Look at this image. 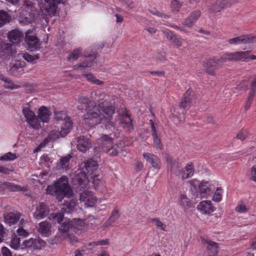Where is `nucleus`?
I'll return each mask as SVG.
<instances>
[{"label": "nucleus", "instance_id": "obj_1", "mask_svg": "<svg viewBox=\"0 0 256 256\" xmlns=\"http://www.w3.org/2000/svg\"><path fill=\"white\" fill-rule=\"evenodd\" d=\"M78 100L82 104V106H78L79 109H84L86 111L84 115V122L86 126L92 128L102 124L110 132H115V120L112 118L114 113V106H108L106 100L102 102L101 100L98 105H95L94 102L88 101L86 97L83 96L80 97Z\"/></svg>", "mask_w": 256, "mask_h": 256}, {"label": "nucleus", "instance_id": "obj_2", "mask_svg": "<svg viewBox=\"0 0 256 256\" xmlns=\"http://www.w3.org/2000/svg\"><path fill=\"white\" fill-rule=\"evenodd\" d=\"M98 166V165L96 161L92 160H88L84 164L82 170H78L76 172L72 178L73 182L85 189L87 188V185L90 182L89 178H90L95 188H96L100 182L101 178L97 174Z\"/></svg>", "mask_w": 256, "mask_h": 256}, {"label": "nucleus", "instance_id": "obj_3", "mask_svg": "<svg viewBox=\"0 0 256 256\" xmlns=\"http://www.w3.org/2000/svg\"><path fill=\"white\" fill-rule=\"evenodd\" d=\"M46 191L47 194L54 196L58 201H62L64 197L70 198L73 194L66 176H62L54 184L48 186Z\"/></svg>", "mask_w": 256, "mask_h": 256}, {"label": "nucleus", "instance_id": "obj_4", "mask_svg": "<svg viewBox=\"0 0 256 256\" xmlns=\"http://www.w3.org/2000/svg\"><path fill=\"white\" fill-rule=\"evenodd\" d=\"M44 2L40 6L42 14L46 18L55 16L58 13V5L65 4L67 0H44Z\"/></svg>", "mask_w": 256, "mask_h": 256}, {"label": "nucleus", "instance_id": "obj_5", "mask_svg": "<svg viewBox=\"0 0 256 256\" xmlns=\"http://www.w3.org/2000/svg\"><path fill=\"white\" fill-rule=\"evenodd\" d=\"M97 142L102 150L110 156H116L120 150L118 146L114 144L113 139L108 135L102 134Z\"/></svg>", "mask_w": 256, "mask_h": 256}, {"label": "nucleus", "instance_id": "obj_6", "mask_svg": "<svg viewBox=\"0 0 256 256\" xmlns=\"http://www.w3.org/2000/svg\"><path fill=\"white\" fill-rule=\"evenodd\" d=\"M172 172L180 178L182 180H185L193 176L194 170L192 164H188L184 169L180 170L179 164L176 161L170 162Z\"/></svg>", "mask_w": 256, "mask_h": 256}, {"label": "nucleus", "instance_id": "obj_7", "mask_svg": "<svg viewBox=\"0 0 256 256\" xmlns=\"http://www.w3.org/2000/svg\"><path fill=\"white\" fill-rule=\"evenodd\" d=\"M192 93V90H188L184 94L180 104L175 106L174 112L176 114H185L186 110L193 104L194 96Z\"/></svg>", "mask_w": 256, "mask_h": 256}, {"label": "nucleus", "instance_id": "obj_8", "mask_svg": "<svg viewBox=\"0 0 256 256\" xmlns=\"http://www.w3.org/2000/svg\"><path fill=\"white\" fill-rule=\"evenodd\" d=\"M22 114L30 127L36 130L41 128V122L38 116L29 108H24L22 110Z\"/></svg>", "mask_w": 256, "mask_h": 256}, {"label": "nucleus", "instance_id": "obj_9", "mask_svg": "<svg viewBox=\"0 0 256 256\" xmlns=\"http://www.w3.org/2000/svg\"><path fill=\"white\" fill-rule=\"evenodd\" d=\"M248 57V52H237L227 53L221 57V62L244 61Z\"/></svg>", "mask_w": 256, "mask_h": 256}, {"label": "nucleus", "instance_id": "obj_10", "mask_svg": "<svg viewBox=\"0 0 256 256\" xmlns=\"http://www.w3.org/2000/svg\"><path fill=\"white\" fill-rule=\"evenodd\" d=\"M25 41L30 50H36L40 47L39 40L36 38L35 32L32 30H28L26 32Z\"/></svg>", "mask_w": 256, "mask_h": 256}, {"label": "nucleus", "instance_id": "obj_11", "mask_svg": "<svg viewBox=\"0 0 256 256\" xmlns=\"http://www.w3.org/2000/svg\"><path fill=\"white\" fill-rule=\"evenodd\" d=\"M80 200L84 202L85 208H88L94 206L97 199L91 192L86 190L80 194Z\"/></svg>", "mask_w": 256, "mask_h": 256}, {"label": "nucleus", "instance_id": "obj_12", "mask_svg": "<svg viewBox=\"0 0 256 256\" xmlns=\"http://www.w3.org/2000/svg\"><path fill=\"white\" fill-rule=\"evenodd\" d=\"M220 60L221 58L207 60L204 66L206 72L210 75H214L215 70L218 69L219 66L224 63V62H221Z\"/></svg>", "mask_w": 256, "mask_h": 256}, {"label": "nucleus", "instance_id": "obj_13", "mask_svg": "<svg viewBox=\"0 0 256 256\" xmlns=\"http://www.w3.org/2000/svg\"><path fill=\"white\" fill-rule=\"evenodd\" d=\"M230 44H240L256 43V37L254 36H240L228 40Z\"/></svg>", "mask_w": 256, "mask_h": 256}, {"label": "nucleus", "instance_id": "obj_14", "mask_svg": "<svg viewBox=\"0 0 256 256\" xmlns=\"http://www.w3.org/2000/svg\"><path fill=\"white\" fill-rule=\"evenodd\" d=\"M201 15L202 12L199 10L192 11L188 18L184 20L183 24L188 28H192L194 26Z\"/></svg>", "mask_w": 256, "mask_h": 256}, {"label": "nucleus", "instance_id": "obj_15", "mask_svg": "<svg viewBox=\"0 0 256 256\" xmlns=\"http://www.w3.org/2000/svg\"><path fill=\"white\" fill-rule=\"evenodd\" d=\"M76 141V147L80 152H84L91 147L92 144L90 140L84 136L78 137Z\"/></svg>", "mask_w": 256, "mask_h": 256}, {"label": "nucleus", "instance_id": "obj_16", "mask_svg": "<svg viewBox=\"0 0 256 256\" xmlns=\"http://www.w3.org/2000/svg\"><path fill=\"white\" fill-rule=\"evenodd\" d=\"M48 213L49 210L47 206L44 202H42L36 206L34 216L37 220H40L46 217Z\"/></svg>", "mask_w": 256, "mask_h": 256}, {"label": "nucleus", "instance_id": "obj_17", "mask_svg": "<svg viewBox=\"0 0 256 256\" xmlns=\"http://www.w3.org/2000/svg\"><path fill=\"white\" fill-rule=\"evenodd\" d=\"M198 209L202 214H210L214 212L215 208L210 200H204L200 202L198 206Z\"/></svg>", "mask_w": 256, "mask_h": 256}, {"label": "nucleus", "instance_id": "obj_18", "mask_svg": "<svg viewBox=\"0 0 256 256\" xmlns=\"http://www.w3.org/2000/svg\"><path fill=\"white\" fill-rule=\"evenodd\" d=\"M8 38L10 42L14 44H18L23 40L24 34L22 31L14 29L8 33Z\"/></svg>", "mask_w": 256, "mask_h": 256}, {"label": "nucleus", "instance_id": "obj_19", "mask_svg": "<svg viewBox=\"0 0 256 256\" xmlns=\"http://www.w3.org/2000/svg\"><path fill=\"white\" fill-rule=\"evenodd\" d=\"M40 248V244L39 241L35 238H30L28 240H24L21 246V250H36Z\"/></svg>", "mask_w": 256, "mask_h": 256}, {"label": "nucleus", "instance_id": "obj_20", "mask_svg": "<svg viewBox=\"0 0 256 256\" xmlns=\"http://www.w3.org/2000/svg\"><path fill=\"white\" fill-rule=\"evenodd\" d=\"M143 156L144 159L150 163L154 168H160V162L158 158L152 154L144 152Z\"/></svg>", "mask_w": 256, "mask_h": 256}, {"label": "nucleus", "instance_id": "obj_21", "mask_svg": "<svg viewBox=\"0 0 256 256\" xmlns=\"http://www.w3.org/2000/svg\"><path fill=\"white\" fill-rule=\"evenodd\" d=\"M50 115L51 112L47 107L42 106L40 108L38 116L40 122H48L50 120Z\"/></svg>", "mask_w": 256, "mask_h": 256}, {"label": "nucleus", "instance_id": "obj_22", "mask_svg": "<svg viewBox=\"0 0 256 256\" xmlns=\"http://www.w3.org/2000/svg\"><path fill=\"white\" fill-rule=\"evenodd\" d=\"M20 214L19 212H10L4 216V222L10 226L16 224L20 218Z\"/></svg>", "mask_w": 256, "mask_h": 256}, {"label": "nucleus", "instance_id": "obj_23", "mask_svg": "<svg viewBox=\"0 0 256 256\" xmlns=\"http://www.w3.org/2000/svg\"><path fill=\"white\" fill-rule=\"evenodd\" d=\"M61 124L62 137L65 136L68 134L72 128V122L70 118H67L66 120H62Z\"/></svg>", "mask_w": 256, "mask_h": 256}, {"label": "nucleus", "instance_id": "obj_24", "mask_svg": "<svg viewBox=\"0 0 256 256\" xmlns=\"http://www.w3.org/2000/svg\"><path fill=\"white\" fill-rule=\"evenodd\" d=\"M150 122L151 124L152 135L153 139V145L154 147L161 148H162V144L157 134L156 124L152 120H150Z\"/></svg>", "mask_w": 256, "mask_h": 256}, {"label": "nucleus", "instance_id": "obj_25", "mask_svg": "<svg viewBox=\"0 0 256 256\" xmlns=\"http://www.w3.org/2000/svg\"><path fill=\"white\" fill-rule=\"evenodd\" d=\"M60 137H62L61 131L58 132L56 130H52L48 134V137L44 140V142L42 143L40 146L42 147L50 142Z\"/></svg>", "mask_w": 256, "mask_h": 256}, {"label": "nucleus", "instance_id": "obj_26", "mask_svg": "<svg viewBox=\"0 0 256 256\" xmlns=\"http://www.w3.org/2000/svg\"><path fill=\"white\" fill-rule=\"evenodd\" d=\"M86 226V223L82 220L73 219L70 221V228L78 232L84 230Z\"/></svg>", "mask_w": 256, "mask_h": 256}, {"label": "nucleus", "instance_id": "obj_27", "mask_svg": "<svg viewBox=\"0 0 256 256\" xmlns=\"http://www.w3.org/2000/svg\"><path fill=\"white\" fill-rule=\"evenodd\" d=\"M50 224L47 221H44L39 224L38 232L42 235L47 236L50 233Z\"/></svg>", "mask_w": 256, "mask_h": 256}, {"label": "nucleus", "instance_id": "obj_28", "mask_svg": "<svg viewBox=\"0 0 256 256\" xmlns=\"http://www.w3.org/2000/svg\"><path fill=\"white\" fill-rule=\"evenodd\" d=\"M202 244L206 246L208 250H212L214 254H218V246L217 243L204 238H202Z\"/></svg>", "mask_w": 256, "mask_h": 256}, {"label": "nucleus", "instance_id": "obj_29", "mask_svg": "<svg viewBox=\"0 0 256 256\" xmlns=\"http://www.w3.org/2000/svg\"><path fill=\"white\" fill-rule=\"evenodd\" d=\"M199 191L202 198H206L210 194V190L209 188V184L208 182L202 181L200 185Z\"/></svg>", "mask_w": 256, "mask_h": 256}, {"label": "nucleus", "instance_id": "obj_30", "mask_svg": "<svg viewBox=\"0 0 256 256\" xmlns=\"http://www.w3.org/2000/svg\"><path fill=\"white\" fill-rule=\"evenodd\" d=\"M24 67V64L16 61L14 64H11L10 72L12 75L17 76L19 72L22 70Z\"/></svg>", "mask_w": 256, "mask_h": 256}, {"label": "nucleus", "instance_id": "obj_31", "mask_svg": "<svg viewBox=\"0 0 256 256\" xmlns=\"http://www.w3.org/2000/svg\"><path fill=\"white\" fill-rule=\"evenodd\" d=\"M82 50L80 48H75L70 53L67 60L71 62L77 60L80 57L82 56Z\"/></svg>", "mask_w": 256, "mask_h": 256}, {"label": "nucleus", "instance_id": "obj_32", "mask_svg": "<svg viewBox=\"0 0 256 256\" xmlns=\"http://www.w3.org/2000/svg\"><path fill=\"white\" fill-rule=\"evenodd\" d=\"M120 124L126 130H130L133 128L132 120L128 115L123 116Z\"/></svg>", "mask_w": 256, "mask_h": 256}, {"label": "nucleus", "instance_id": "obj_33", "mask_svg": "<svg viewBox=\"0 0 256 256\" xmlns=\"http://www.w3.org/2000/svg\"><path fill=\"white\" fill-rule=\"evenodd\" d=\"M22 244H20V238H18L14 232L12 235L10 242V246L14 250H21Z\"/></svg>", "mask_w": 256, "mask_h": 256}, {"label": "nucleus", "instance_id": "obj_34", "mask_svg": "<svg viewBox=\"0 0 256 256\" xmlns=\"http://www.w3.org/2000/svg\"><path fill=\"white\" fill-rule=\"evenodd\" d=\"M178 204L185 210H188L191 205L190 200L184 194H181L180 196Z\"/></svg>", "mask_w": 256, "mask_h": 256}, {"label": "nucleus", "instance_id": "obj_35", "mask_svg": "<svg viewBox=\"0 0 256 256\" xmlns=\"http://www.w3.org/2000/svg\"><path fill=\"white\" fill-rule=\"evenodd\" d=\"M0 80L5 82L4 88L8 89L16 90L19 88V86L12 82L8 78L3 76H0Z\"/></svg>", "mask_w": 256, "mask_h": 256}, {"label": "nucleus", "instance_id": "obj_36", "mask_svg": "<svg viewBox=\"0 0 256 256\" xmlns=\"http://www.w3.org/2000/svg\"><path fill=\"white\" fill-rule=\"evenodd\" d=\"M72 157V156L68 154L61 158L58 164V166L62 169L67 170L68 168L69 162Z\"/></svg>", "mask_w": 256, "mask_h": 256}, {"label": "nucleus", "instance_id": "obj_37", "mask_svg": "<svg viewBox=\"0 0 256 256\" xmlns=\"http://www.w3.org/2000/svg\"><path fill=\"white\" fill-rule=\"evenodd\" d=\"M10 16L5 11L0 10V28L10 21Z\"/></svg>", "mask_w": 256, "mask_h": 256}, {"label": "nucleus", "instance_id": "obj_38", "mask_svg": "<svg viewBox=\"0 0 256 256\" xmlns=\"http://www.w3.org/2000/svg\"><path fill=\"white\" fill-rule=\"evenodd\" d=\"M237 2V0H220L217 4H220V6L219 8H214V11H220L222 8L224 7H226L230 6L232 4H234Z\"/></svg>", "mask_w": 256, "mask_h": 256}, {"label": "nucleus", "instance_id": "obj_39", "mask_svg": "<svg viewBox=\"0 0 256 256\" xmlns=\"http://www.w3.org/2000/svg\"><path fill=\"white\" fill-rule=\"evenodd\" d=\"M48 218L54 222L60 223L63 220L64 214L62 212L52 213L50 214Z\"/></svg>", "mask_w": 256, "mask_h": 256}, {"label": "nucleus", "instance_id": "obj_40", "mask_svg": "<svg viewBox=\"0 0 256 256\" xmlns=\"http://www.w3.org/2000/svg\"><path fill=\"white\" fill-rule=\"evenodd\" d=\"M2 185L4 188H7L11 191H22L24 189V188L18 185L8 182H4Z\"/></svg>", "mask_w": 256, "mask_h": 256}, {"label": "nucleus", "instance_id": "obj_41", "mask_svg": "<svg viewBox=\"0 0 256 256\" xmlns=\"http://www.w3.org/2000/svg\"><path fill=\"white\" fill-rule=\"evenodd\" d=\"M183 5V2H181L178 0H170V7L172 10L175 12H178Z\"/></svg>", "mask_w": 256, "mask_h": 256}, {"label": "nucleus", "instance_id": "obj_42", "mask_svg": "<svg viewBox=\"0 0 256 256\" xmlns=\"http://www.w3.org/2000/svg\"><path fill=\"white\" fill-rule=\"evenodd\" d=\"M16 158L17 156L15 154L8 152L0 156V160L11 161L14 160Z\"/></svg>", "mask_w": 256, "mask_h": 256}, {"label": "nucleus", "instance_id": "obj_43", "mask_svg": "<svg viewBox=\"0 0 256 256\" xmlns=\"http://www.w3.org/2000/svg\"><path fill=\"white\" fill-rule=\"evenodd\" d=\"M64 206H66V208H63L65 209L66 210L68 209V212H70L71 211L76 208L77 204L76 201L71 200L69 202H66L64 204Z\"/></svg>", "mask_w": 256, "mask_h": 256}, {"label": "nucleus", "instance_id": "obj_44", "mask_svg": "<svg viewBox=\"0 0 256 256\" xmlns=\"http://www.w3.org/2000/svg\"><path fill=\"white\" fill-rule=\"evenodd\" d=\"M84 77L88 80L96 85H101L103 84V82L102 81L96 79V78L92 74H84Z\"/></svg>", "mask_w": 256, "mask_h": 256}, {"label": "nucleus", "instance_id": "obj_45", "mask_svg": "<svg viewBox=\"0 0 256 256\" xmlns=\"http://www.w3.org/2000/svg\"><path fill=\"white\" fill-rule=\"evenodd\" d=\"M94 64V60H86L83 62L81 64H76L74 66L76 68H90Z\"/></svg>", "mask_w": 256, "mask_h": 256}, {"label": "nucleus", "instance_id": "obj_46", "mask_svg": "<svg viewBox=\"0 0 256 256\" xmlns=\"http://www.w3.org/2000/svg\"><path fill=\"white\" fill-rule=\"evenodd\" d=\"M66 114L63 112H55V119L60 123L62 122V120H66V118H69Z\"/></svg>", "mask_w": 256, "mask_h": 256}, {"label": "nucleus", "instance_id": "obj_47", "mask_svg": "<svg viewBox=\"0 0 256 256\" xmlns=\"http://www.w3.org/2000/svg\"><path fill=\"white\" fill-rule=\"evenodd\" d=\"M70 228V221H65L58 227V230L61 232H66Z\"/></svg>", "mask_w": 256, "mask_h": 256}, {"label": "nucleus", "instance_id": "obj_48", "mask_svg": "<svg viewBox=\"0 0 256 256\" xmlns=\"http://www.w3.org/2000/svg\"><path fill=\"white\" fill-rule=\"evenodd\" d=\"M222 189L218 188L214 194L212 200L216 202H220L222 200Z\"/></svg>", "mask_w": 256, "mask_h": 256}, {"label": "nucleus", "instance_id": "obj_49", "mask_svg": "<svg viewBox=\"0 0 256 256\" xmlns=\"http://www.w3.org/2000/svg\"><path fill=\"white\" fill-rule=\"evenodd\" d=\"M152 223L158 228L162 230H166V226L162 223L158 218L152 220Z\"/></svg>", "mask_w": 256, "mask_h": 256}, {"label": "nucleus", "instance_id": "obj_50", "mask_svg": "<svg viewBox=\"0 0 256 256\" xmlns=\"http://www.w3.org/2000/svg\"><path fill=\"white\" fill-rule=\"evenodd\" d=\"M248 132L245 130H242L238 133L237 134L236 137V138L240 140H244L248 136Z\"/></svg>", "mask_w": 256, "mask_h": 256}, {"label": "nucleus", "instance_id": "obj_51", "mask_svg": "<svg viewBox=\"0 0 256 256\" xmlns=\"http://www.w3.org/2000/svg\"><path fill=\"white\" fill-rule=\"evenodd\" d=\"M23 58L28 62H33L35 60L38 58V56L36 55H31L28 53L23 54Z\"/></svg>", "mask_w": 256, "mask_h": 256}, {"label": "nucleus", "instance_id": "obj_52", "mask_svg": "<svg viewBox=\"0 0 256 256\" xmlns=\"http://www.w3.org/2000/svg\"><path fill=\"white\" fill-rule=\"evenodd\" d=\"M162 33L164 34L165 37L170 42L176 36L174 34L173 32H172L170 30L168 29H166L162 30Z\"/></svg>", "mask_w": 256, "mask_h": 256}, {"label": "nucleus", "instance_id": "obj_53", "mask_svg": "<svg viewBox=\"0 0 256 256\" xmlns=\"http://www.w3.org/2000/svg\"><path fill=\"white\" fill-rule=\"evenodd\" d=\"M16 234L22 237H26L28 235V232L24 228L23 226H19L18 228L16 230Z\"/></svg>", "mask_w": 256, "mask_h": 256}, {"label": "nucleus", "instance_id": "obj_54", "mask_svg": "<svg viewBox=\"0 0 256 256\" xmlns=\"http://www.w3.org/2000/svg\"><path fill=\"white\" fill-rule=\"evenodd\" d=\"M254 91L252 90V91H250L249 93V95L248 96V100L246 104V105H245V109L246 110H248L250 106V104H251V103H252V98H253V96H254Z\"/></svg>", "mask_w": 256, "mask_h": 256}, {"label": "nucleus", "instance_id": "obj_55", "mask_svg": "<svg viewBox=\"0 0 256 256\" xmlns=\"http://www.w3.org/2000/svg\"><path fill=\"white\" fill-rule=\"evenodd\" d=\"M182 40L178 38L176 36L174 38V39L171 41V42L174 46H175L177 48H179L182 46Z\"/></svg>", "mask_w": 256, "mask_h": 256}, {"label": "nucleus", "instance_id": "obj_56", "mask_svg": "<svg viewBox=\"0 0 256 256\" xmlns=\"http://www.w3.org/2000/svg\"><path fill=\"white\" fill-rule=\"evenodd\" d=\"M248 82L247 80L242 81L238 84L236 88L238 90H244L248 86Z\"/></svg>", "mask_w": 256, "mask_h": 256}, {"label": "nucleus", "instance_id": "obj_57", "mask_svg": "<svg viewBox=\"0 0 256 256\" xmlns=\"http://www.w3.org/2000/svg\"><path fill=\"white\" fill-rule=\"evenodd\" d=\"M109 243V240L108 239L100 240L96 242H92V244H94V246H104L108 244Z\"/></svg>", "mask_w": 256, "mask_h": 256}, {"label": "nucleus", "instance_id": "obj_58", "mask_svg": "<svg viewBox=\"0 0 256 256\" xmlns=\"http://www.w3.org/2000/svg\"><path fill=\"white\" fill-rule=\"evenodd\" d=\"M236 210L240 213H244L246 212L248 210L245 205L240 204L236 208Z\"/></svg>", "mask_w": 256, "mask_h": 256}, {"label": "nucleus", "instance_id": "obj_59", "mask_svg": "<svg viewBox=\"0 0 256 256\" xmlns=\"http://www.w3.org/2000/svg\"><path fill=\"white\" fill-rule=\"evenodd\" d=\"M119 217V214L118 210H114L110 217V220L112 222H114Z\"/></svg>", "mask_w": 256, "mask_h": 256}, {"label": "nucleus", "instance_id": "obj_60", "mask_svg": "<svg viewBox=\"0 0 256 256\" xmlns=\"http://www.w3.org/2000/svg\"><path fill=\"white\" fill-rule=\"evenodd\" d=\"M2 256H12V254L9 249L5 246H3L2 248Z\"/></svg>", "mask_w": 256, "mask_h": 256}, {"label": "nucleus", "instance_id": "obj_61", "mask_svg": "<svg viewBox=\"0 0 256 256\" xmlns=\"http://www.w3.org/2000/svg\"><path fill=\"white\" fill-rule=\"evenodd\" d=\"M250 179L256 182V166H254L252 168Z\"/></svg>", "mask_w": 256, "mask_h": 256}, {"label": "nucleus", "instance_id": "obj_62", "mask_svg": "<svg viewBox=\"0 0 256 256\" xmlns=\"http://www.w3.org/2000/svg\"><path fill=\"white\" fill-rule=\"evenodd\" d=\"M200 182L196 180H193L190 182V184L192 186H193L195 190H196L197 186L198 187V189L200 188Z\"/></svg>", "mask_w": 256, "mask_h": 256}, {"label": "nucleus", "instance_id": "obj_63", "mask_svg": "<svg viewBox=\"0 0 256 256\" xmlns=\"http://www.w3.org/2000/svg\"><path fill=\"white\" fill-rule=\"evenodd\" d=\"M24 18L26 19V22L28 23L32 22L34 20V16L30 14H28V16H26Z\"/></svg>", "mask_w": 256, "mask_h": 256}, {"label": "nucleus", "instance_id": "obj_64", "mask_svg": "<svg viewBox=\"0 0 256 256\" xmlns=\"http://www.w3.org/2000/svg\"><path fill=\"white\" fill-rule=\"evenodd\" d=\"M10 170L8 168L0 166V172L8 174H10Z\"/></svg>", "mask_w": 256, "mask_h": 256}]
</instances>
